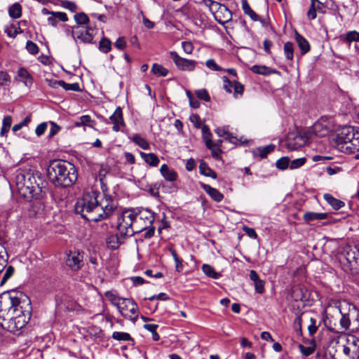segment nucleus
Wrapping results in <instances>:
<instances>
[{
  "mask_svg": "<svg viewBox=\"0 0 359 359\" xmlns=\"http://www.w3.org/2000/svg\"><path fill=\"white\" fill-rule=\"evenodd\" d=\"M31 300L24 292L10 290L0 295V327L15 334L23 328L32 316Z\"/></svg>",
  "mask_w": 359,
  "mask_h": 359,
  "instance_id": "nucleus-1",
  "label": "nucleus"
},
{
  "mask_svg": "<svg viewBox=\"0 0 359 359\" xmlns=\"http://www.w3.org/2000/svg\"><path fill=\"white\" fill-rule=\"evenodd\" d=\"M117 208L114 198L103 189L101 194L97 191H90L79 198L74 205L76 214L90 222H99L109 218Z\"/></svg>",
  "mask_w": 359,
  "mask_h": 359,
  "instance_id": "nucleus-2",
  "label": "nucleus"
},
{
  "mask_svg": "<svg viewBox=\"0 0 359 359\" xmlns=\"http://www.w3.org/2000/svg\"><path fill=\"white\" fill-rule=\"evenodd\" d=\"M16 185L19 194L27 201H39L43 197V189L47 185L41 173L35 170L20 172L16 176Z\"/></svg>",
  "mask_w": 359,
  "mask_h": 359,
  "instance_id": "nucleus-3",
  "label": "nucleus"
},
{
  "mask_svg": "<svg viewBox=\"0 0 359 359\" xmlns=\"http://www.w3.org/2000/svg\"><path fill=\"white\" fill-rule=\"evenodd\" d=\"M47 176L55 187L68 188L76 182L78 172L74 164L67 161L55 159L49 163Z\"/></svg>",
  "mask_w": 359,
  "mask_h": 359,
  "instance_id": "nucleus-4",
  "label": "nucleus"
},
{
  "mask_svg": "<svg viewBox=\"0 0 359 359\" xmlns=\"http://www.w3.org/2000/svg\"><path fill=\"white\" fill-rule=\"evenodd\" d=\"M339 260L345 272L359 274V245L345 247Z\"/></svg>",
  "mask_w": 359,
  "mask_h": 359,
  "instance_id": "nucleus-5",
  "label": "nucleus"
},
{
  "mask_svg": "<svg viewBox=\"0 0 359 359\" xmlns=\"http://www.w3.org/2000/svg\"><path fill=\"white\" fill-rule=\"evenodd\" d=\"M135 217L136 212L134 208L123 210L118 217L117 230L123 240L137 233L135 231Z\"/></svg>",
  "mask_w": 359,
  "mask_h": 359,
  "instance_id": "nucleus-6",
  "label": "nucleus"
},
{
  "mask_svg": "<svg viewBox=\"0 0 359 359\" xmlns=\"http://www.w3.org/2000/svg\"><path fill=\"white\" fill-rule=\"evenodd\" d=\"M136 212L135 218V231L143 232L152 226L155 219V213L147 208H134Z\"/></svg>",
  "mask_w": 359,
  "mask_h": 359,
  "instance_id": "nucleus-7",
  "label": "nucleus"
},
{
  "mask_svg": "<svg viewBox=\"0 0 359 359\" xmlns=\"http://www.w3.org/2000/svg\"><path fill=\"white\" fill-rule=\"evenodd\" d=\"M311 139L310 134L304 133H290L286 139V147L290 150H296L306 144Z\"/></svg>",
  "mask_w": 359,
  "mask_h": 359,
  "instance_id": "nucleus-8",
  "label": "nucleus"
},
{
  "mask_svg": "<svg viewBox=\"0 0 359 359\" xmlns=\"http://www.w3.org/2000/svg\"><path fill=\"white\" fill-rule=\"evenodd\" d=\"M72 28V36L74 39H77L84 43H94V34H93V29L92 27L73 26Z\"/></svg>",
  "mask_w": 359,
  "mask_h": 359,
  "instance_id": "nucleus-9",
  "label": "nucleus"
},
{
  "mask_svg": "<svg viewBox=\"0 0 359 359\" xmlns=\"http://www.w3.org/2000/svg\"><path fill=\"white\" fill-rule=\"evenodd\" d=\"M356 130L352 126H343L337 132L336 142L339 149L344 151L346 144L351 141Z\"/></svg>",
  "mask_w": 359,
  "mask_h": 359,
  "instance_id": "nucleus-10",
  "label": "nucleus"
},
{
  "mask_svg": "<svg viewBox=\"0 0 359 359\" xmlns=\"http://www.w3.org/2000/svg\"><path fill=\"white\" fill-rule=\"evenodd\" d=\"M170 56L177 67L182 71H193L196 65V62L180 57L177 52H170Z\"/></svg>",
  "mask_w": 359,
  "mask_h": 359,
  "instance_id": "nucleus-11",
  "label": "nucleus"
},
{
  "mask_svg": "<svg viewBox=\"0 0 359 359\" xmlns=\"http://www.w3.org/2000/svg\"><path fill=\"white\" fill-rule=\"evenodd\" d=\"M83 254L79 251H70L69 253L67 255L65 264L71 270L77 271L81 269L83 266Z\"/></svg>",
  "mask_w": 359,
  "mask_h": 359,
  "instance_id": "nucleus-12",
  "label": "nucleus"
},
{
  "mask_svg": "<svg viewBox=\"0 0 359 359\" xmlns=\"http://www.w3.org/2000/svg\"><path fill=\"white\" fill-rule=\"evenodd\" d=\"M330 129L325 121H318L313 126L306 130L307 134H310L311 138L313 135L317 137H325L329 134Z\"/></svg>",
  "mask_w": 359,
  "mask_h": 359,
  "instance_id": "nucleus-13",
  "label": "nucleus"
},
{
  "mask_svg": "<svg viewBox=\"0 0 359 359\" xmlns=\"http://www.w3.org/2000/svg\"><path fill=\"white\" fill-rule=\"evenodd\" d=\"M290 295L295 302L306 301L309 298V290L305 285L302 284L293 285L290 290Z\"/></svg>",
  "mask_w": 359,
  "mask_h": 359,
  "instance_id": "nucleus-14",
  "label": "nucleus"
},
{
  "mask_svg": "<svg viewBox=\"0 0 359 359\" xmlns=\"http://www.w3.org/2000/svg\"><path fill=\"white\" fill-rule=\"evenodd\" d=\"M219 10L216 12L215 20L220 25H224L232 19L231 11L224 5L219 6Z\"/></svg>",
  "mask_w": 359,
  "mask_h": 359,
  "instance_id": "nucleus-15",
  "label": "nucleus"
},
{
  "mask_svg": "<svg viewBox=\"0 0 359 359\" xmlns=\"http://www.w3.org/2000/svg\"><path fill=\"white\" fill-rule=\"evenodd\" d=\"M109 121L111 123H113V130L115 132H118L120 130L121 126H125V122L123 116L122 109L120 107H118L113 114L110 116Z\"/></svg>",
  "mask_w": 359,
  "mask_h": 359,
  "instance_id": "nucleus-16",
  "label": "nucleus"
},
{
  "mask_svg": "<svg viewBox=\"0 0 359 359\" xmlns=\"http://www.w3.org/2000/svg\"><path fill=\"white\" fill-rule=\"evenodd\" d=\"M15 79L22 82L26 86L31 87L33 83V77L25 67H20L17 72Z\"/></svg>",
  "mask_w": 359,
  "mask_h": 359,
  "instance_id": "nucleus-17",
  "label": "nucleus"
},
{
  "mask_svg": "<svg viewBox=\"0 0 359 359\" xmlns=\"http://www.w3.org/2000/svg\"><path fill=\"white\" fill-rule=\"evenodd\" d=\"M341 318L340 319V324L337 328H330V330L335 333H341L345 330H349L350 328V314L349 309L348 312L343 313L340 310Z\"/></svg>",
  "mask_w": 359,
  "mask_h": 359,
  "instance_id": "nucleus-18",
  "label": "nucleus"
},
{
  "mask_svg": "<svg viewBox=\"0 0 359 359\" xmlns=\"http://www.w3.org/2000/svg\"><path fill=\"white\" fill-rule=\"evenodd\" d=\"M350 328L351 332H356L359 330V310L355 306H349Z\"/></svg>",
  "mask_w": 359,
  "mask_h": 359,
  "instance_id": "nucleus-19",
  "label": "nucleus"
},
{
  "mask_svg": "<svg viewBox=\"0 0 359 359\" xmlns=\"http://www.w3.org/2000/svg\"><path fill=\"white\" fill-rule=\"evenodd\" d=\"M253 73L261 74V75H270V74H280V72L275 69H271L265 65H253L250 68Z\"/></svg>",
  "mask_w": 359,
  "mask_h": 359,
  "instance_id": "nucleus-20",
  "label": "nucleus"
},
{
  "mask_svg": "<svg viewBox=\"0 0 359 359\" xmlns=\"http://www.w3.org/2000/svg\"><path fill=\"white\" fill-rule=\"evenodd\" d=\"M250 278L254 282L255 291L259 294L264 292V281L261 280L258 273L255 270L250 271Z\"/></svg>",
  "mask_w": 359,
  "mask_h": 359,
  "instance_id": "nucleus-21",
  "label": "nucleus"
},
{
  "mask_svg": "<svg viewBox=\"0 0 359 359\" xmlns=\"http://www.w3.org/2000/svg\"><path fill=\"white\" fill-rule=\"evenodd\" d=\"M295 39L302 55H305L310 51L311 46L309 41L297 31L295 32Z\"/></svg>",
  "mask_w": 359,
  "mask_h": 359,
  "instance_id": "nucleus-22",
  "label": "nucleus"
},
{
  "mask_svg": "<svg viewBox=\"0 0 359 359\" xmlns=\"http://www.w3.org/2000/svg\"><path fill=\"white\" fill-rule=\"evenodd\" d=\"M359 151V131L356 130L351 142L346 144L343 152L353 154Z\"/></svg>",
  "mask_w": 359,
  "mask_h": 359,
  "instance_id": "nucleus-23",
  "label": "nucleus"
},
{
  "mask_svg": "<svg viewBox=\"0 0 359 359\" xmlns=\"http://www.w3.org/2000/svg\"><path fill=\"white\" fill-rule=\"evenodd\" d=\"M160 172L165 180L168 182H174L177 178V173L170 168L166 164H163L160 168Z\"/></svg>",
  "mask_w": 359,
  "mask_h": 359,
  "instance_id": "nucleus-24",
  "label": "nucleus"
},
{
  "mask_svg": "<svg viewBox=\"0 0 359 359\" xmlns=\"http://www.w3.org/2000/svg\"><path fill=\"white\" fill-rule=\"evenodd\" d=\"M202 188L216 202H220L224 198V195L220 191L208 184H202Z\"/></svg>",
  "mask_w": 359,
  "mask_h": 359,
  "instance_id": "nucleus-25",
  "label": "nucleus"
},
{
  "mask_svg": "<svg viewBox=\"0 0 359 359\" xmlns=\"http://www.w3.org/2000/svg\"><path fill=\"white\" fill-rule=\"evenodd\" d=\"M107 247L111 250H116L123 243V239L118 235L111 234L106 238Z\"/></svg>",
  "mask_w": 359,
  "mask_h": 359,
  "instance_id": "nucleus-26",
  "label": "nucleus"
},
{
  "mask_svg": "<svg viewBox=\"0 0 359 359\" xmlns=\"http://www.w3.org/2000/svg\"><path fill=\"white\" fill-rule=\"evenodd\" d=\"M133 299L123 298L121 302L114 303L122 316L127 317L129 305L133 303Z\"/></svg>",
  "mask_w": 359,
  "mask_h": 359,
  "instance_id": "nucleus-27",
  "label": "nucleus"
},
{
  "mask_svg": "<svg viewBox=\"0 0 359 359\" xmlns=\"http://www.w3.org/2000/svg\"><path fill=\"white\" fill-rule=\"evenodd\" d=\"M323 198L335 210H338L345 205L344 201L334 198L330 194H324Z\"/></svg>",
  "mask_w": 359,
  "mask_h": 359,
  "instance_id": "nucleus-28",
  "label": "nucleus"
},
{
  "mask_svg": "<svg viewBox=\"0 0 359 359\" xmlns=\"http://www.w3.org/2000/svg\"><path fill=\"white\" fill-rule=\"evenodd\" d=\"M140 155L145 163L151 166L156 167L160 162L158 157L154 153L146 154L143 151H140Z\"/></svg>",
  "mask_w": 359,
  "mask_h": 359,
  "instance_id": "nucleus-29",
  "label": "nucleus"
},
{
  "mask_svg": "<svg viewBox=\"0 0 359 359\" xmlns=\"http://www.w3.org/2000/svg\"><path fill=\"white\" fill-rule=\"evenodd\" d=\"M327 217L328 214L326 212L317 213L313 212H307L304 215L303 218L305 222H310L315 220H323L327 219Z\"/></svg>",
  "mask_w": 359,
  "mask_h": 359,
  "instance_id": "nucleus-30",
  "label": "nucleus"
},
{
  "mask_svg": "<svg viewBox=\"0 0 359 359\" xmlns=\"http://www.w3.org/2000/svg\"><path fill=\"white\" fill-rule=\"evenodd\" d=\"M276 146L273 144L266 145L265 147H260L257 148L256 150L253 151L254 156H259L262 158H264L267 156L269 154L273 151Z\"/></svg>",
  "mask_w": 359,
  "mask_h": 359,
  "instance_id": "nucleus-31",
  "label": "nucleus"
},
{
  "mask_svg": "<svg viewBox=\"0 0 359 359\" xmlns=\"http://www.w3.org/2000/svg\"><path fill=\"white\" fill-rule=\"evenodd\" d=\"M74 19L76 23L75 26L86 27L90 26V19L86 13L83 12L78 13L74 15Z\"/></svg>",
  "mask_w": 359,
  "mask_h": 359,
  "instance_id": "nucleus-32",
  "label": "nucleus"
},
{
  "mask_svg": "<svg viewBox=\"0 0 359 359\" xmlns=\"http://www.w3.org/2000/svg\"><path fill=\"white\" fill-rule=\"evenodd\" d=\"M203 137L205 141V145L209 149H212V147H217L218 145L214 144L211 140L212 134L208 126L204 125L202 127Z\"/></svg>",
  "mask_w": 359,
  "mask_h": 359,
  "instance_id": "nucleus-33",
  "label": "nucleus"
},
{
  "mask_svg": "<svg viewBox=\"0 0 359 359\" xmlns=\"http://www.w3.org/2000/svg\"><path fill=\"white\" fill-rule=\"evenodd\" d=\"M199 170L201 175H203L206 177H210L212 179H216L217 177V173L212 169H211L204 161L201 162L199 165Z\"/></svg>",
  "mask_w": 359,
  "mask_h": 359,
  "instance_id": "nucleus-34",
  "label": "nucleus"
},
{
  "mask_svg": "<svg viewBox=\"0 0 359 359\" xmlns=\"http://www.w3.org/2000/svg\"><path fill=\"white\" fill-rule=\"evenodd\" d=\"M242 8L245 15H248L253 21L259 20V16L250 8L247 0H242Z\"/></svg>",
  "mask_w": 359,
  "mask_h": 359,
  "instance_id": "nucleus-35",
  "label": "nucleus"
},
{
  "mask_svg": "<svg viewBox=\"0 0 359 359\" xmlns=\"http://www.w3.org/2000/svg\"><path fill=\"white\" fill-rule=\"evenodd\" d=\"M95 121L92 120L89 115H83L79 118V119L74 122V126L76 127L81 126H89L93 128V124Z\"/></svg>",
  "mask_w": 359,
  "mask_h": 359,
  "instance_id": "nucleus-36",
  "label": "nucleus"
},
{
  "mask_svg": "<svg viewBox=\"0 0 359 359\" xmlns=\"http://www.w3.org/2000/svg\"><path fill=\"white\" fill-rule=\"evenodd\" d=\"M8 14L13 19L20 18L22 16V6L19 3L13 4L8 8Z\"/></svg>",
  "mask_w": 359,
  "mask_h": 359,
  "instance_id": "nucleus-37",
  "label": "nucleus"
},
{
  "mask_svg": "<svg viewBox=\"0 0 359 359\" xmlns=\"http://www.w3.org/2000/svg\"><path fill=\"white\" fill-rule=\"evenodd\" d=\"M138 306L136 302L134 301L132 304L129 305L128 316L126 318H129L135 323L138 318Z\"/></svg>",
  "mask_w": 359,
  "mask_h": 359,
  "instance_id": "nucleus-38",
  "label": "nucleus"
},
{
  "mask_svg": "<svg viewBox=\"0 0 359 359\" xmlns=\"http://www.w3.org/2000/svg\"><path fill=\"white\" fill-rule=\"evenodd\" d=\"M132 141L143 149H149L150 148L149 143L138 134H135L131 138Z\"/></svg>",
  "mask_w": 359,
  "mask_h": 359,
  "instance_id": "nucleus-39",
  "label": "nucleus"
},
{
  "mask_svg": "<svg viewBox=\"0 0 359 359\" xmlns=\"http://www.w3.org/2000/svg\"><path fill=\"white\" fill-rule=\"evenodd\" d=\"M341 39L344 42L359 41V32L356 31L348 32L345 35H341Z\"/></svg>",
  "mask_w": 359,
  "mask_h": 359,
  "instance_id": "nucleus-40",
  "label": "nucleus"
},
{
  "mask_svg": "<svg viewBox=\"0 0 359 359\" xmlns=\"http://www.w3.org/2000/svg\"><path fill=\"white\" fill-rule=\"evenodd\" d=\"M151 72L158 76H166L169 72L168 69L161 65L154 63L151 67Z\"/></svg>",
  "mask_w": 359,
  "mask_h": 359,
  "instance_id": "nucleus-41",
  "label": "nucleus"
},
{
  "mask_svg": "<svg viewBox=\"0 0 359 359\" xmlns=\"http://www.w3.org/2000/svg\"><path fill=\"white\" fill-rule=\"evenodd\" d=\"M12 124V117L11 116H6L4 118L2 122V127L0 131L1 136H6L7 133L9 131Z\"/></svg>",
  "mask_w": 359,
  "mask_h": 359,
  "instance_id": "nucleus-42",
  "label": "nucleus"
},
{
  "mask_svg": "<svg viewBox=\"0 0 359 359\" xmlns=\"http://www.w3.org/2000/svg\"><path fill=\"white\" fill-rule=\"evenodd\" d=\"M98 48L101 52L107 53L111 48V41L106 37L102 38L99 43Z\"/></svg>",
  "mask_w": 359,
  "mask_h": 359,
  "instance_id": "nucleus-43",
  "label": "nucleus"
},
{
  "mask_svg": "<svg viewBox=\"0 0 359 359\" xmlns=\"http://www.w3.org/2000/svg\"><path fill=\"white\" fill-rule=\"evenodd\" d=\"M205 5L208 7L209 11L212 13L215 17L216 12L219 10V6H222V4H220L217 1L213 0H203Z\"/></svg>",
  "mask_w": 359,
  "mask_h": 359,
  "instance_id": "nucleus-44",
  "label": "nucleus"
},
{
  "mask_svg": "<svg viewBox=\"0 0 359 359\" xmlns=\"http://www.w3.org/2000/svg\"><path fill=\"white\" fill-rule=\"evenodd\" d=\"M284 53L288 60H292L294 57V45L287 41L284 44Z\"/></svg>",
  "mask_w": 359,
  "mask_h": 359,
  "instance_id": "nucleus-45",
  "label": "nucleus"
},
{
  "mask_svg": "<svg viewBox=\"0 0 359 359\" xmlns=\"http://www.w3.org/2000/svg\"><path fill=\"white\" fill-rule=\"evenodd\" d=\"M202 270L206 276L210 278L217 279L219 277V274L215 272V269L209 264H203L202 266Z\"/></svg>",
  "mask_w": 359,
  "mask_h": 359,
  "instance_id": "nucleus-46",
  "label": "nucleus"
},
{
  "mask_svg": "<svg viewBox=\"0 0 359 359\" xmlns=\"http://www.w3.org/2000/svg\"><path fill=\"white\" fill-rule=\"evenodd\" d=\"M353 349L354 348H351L347 342L343 346V353L346 356L350 359H358L359 355L354 351Z\"/></svg>",
  "mask_w": 359,
  "mask_h": 359,
  "instance_id": "nucleus-47",
  "label": "nucleus"
},
{
  "mask_svg": "<svg viewBox=\"0 0 359 359\" xmlns=\"http://www.w3.org/2000/svg\"><path fill=\"white\" fill-rule=\"evenodd\" d=\"M276 166L281 170H284L287 168H290V158L287 156L281 157L276 162Z\"/></svg>",
  "mask_w": 359,
  "mask_h": 359,
  "instance_id": "nucleus-48",
  "label": "nucleus"
},
{
  "mask_svg": "<svg viewBox=\"0 0 359 359\" xmlns=\"http://www.w3.org/2000/svg\"><path fill=\"white\" fill-rule=\"evenodd\" d=\"M112 338L117 341H132L133 338L127 332H114L112 334Z\"/></svg>",
  "mask_w": 359,
  "mask_h": 359,
  "instance_id": "nucleus-49",
  "label": "nucleus"
},
{
  "mask_svg": "<svg viewBox=\"0 0 359 359\" xmlns=\"http://www.w3.org/2000/svg\"><path fill=\"white\" fill-rule=\"evenodd\" d=\"M306 158L305 157L294 159L293 161L290 160V169L294 170L297 169L305 164Z\"/></svg>",
  "mask_w": 359,
  "mask_h": 359,
  "instance_id": "nucleus-50",
  "label": "nucleus"
},
{
  "mask_svg": "<svg viewBox=\"0 0 359 359\" xmlns=\"http://www.w3.org/2000/svg\"><path fill=\"white\" fill-rule=\"evenodd\" d=\"M215 133L218 135L219 137H225L226 139H228L229 142L234 143L235 140H236V137H233L231 134H229L227 130L225 128H217L215 130Z\"/></svg>",
  "mask_w": 359,
  "mask_h": 359,
  "instance_id": "nucleus-51",
  "label": "nucleus"
},
{
  "mask_svg": "<svg viewBox=\"0 0 359 359\" xmlns=\"http://www.w3.org/2000/svg\"><path fill=\"white\" fill-rule=\"evenodd\" d=\"M351 348H354V351L359 355V339L351 336L346 341Z\"/></svg>",
  "mask_w": 359,
  "mask_h": 359,
  "instance_id": "nucleus-52",
  "label": "nucleus"
},
{
  "mask_svg": "<svg viewBox=\"0 0 359 359\" xmlns=\"http://www.w3.org/2000/svg\"><path fill=\"white\" fill-rule=\"evenodd\" d=\"M14 267L13 266H8L4 272L1 280L0 282V285L2 286L5 284V283L13 275L14 273Z\"/></svg>",
  "mask_w": 359,
  "mask_h": 359,
  "instance_id": "nucleus-53",
  "label": "nucleus"
},
{
  "mask_svg": "<svg viewBox=\"0 0 359 359\" xmlns=\"http://www.w3.org/2000/svg\"><path fill=\"white\" fill-rule=\"evenodd\" d=\"M61 87L66 90H72L76 92L81 91L79 84L78 83H67L64 81H62Z\"/></svg>",
  "mask_w": 359,
  "mask_h": 359,
  "instance_id": "nucleus-54",
  "label": "nucleus"
},
{
  "mask_svg": "<svg viewBox=\"0 0 359 359\" xmlns=\"http://www.w3.org/2000/svg\"><path fill=\"white\" fill-rule=\"evenodd\" d=\"M298 348L302 355L306 357L311 355L315 351V345L313 346H304L302 344H299Z\"/></svg>",
  "mask_w": 359,
  "mask_h": 359,
  "instance_id": "nucleus-55",
  "label": "nucleus"
},
{
  "mask_svg": "<svg viewBox=\"0 0 359 359\" xmlns=\"http://www.w3.org/2000/svg\"><path fill=\"white\" fill-rule=\"evenodd\" d=\"M26 49L32 55H36L39 51L38 46L32 41H27Z\"/></svg>",
  "mask_w": 359,
  "mask_h": 359,
  "instance_id": "nucleus-56",
  "label": "nucleus"
},
{
  "mask_svg": "<svg viewBox=\"0 0 359 359\" xmlns=\"http://www.w3.org/2000/svg\"><path fill=\"white\" fill-rule=\"evenodd\" d=\"M61 6L74 13L79 9L78 6L75 3L68 0L62 1Z\"/></svg>",
  "mask_w": 359,
  "mask_h": 359,
  "instance_id": "nucleus-57",
  "label": "nucleus"
},
{
  "mask_svg": "<svg viewBox=\"0 0 359 359\" xmlns=\"http://www.w3.org/2000/svg\"><path fill=\"white\" fill-rule=\"evenodd\" d=\"M196 96L198 97V98H199L200 100H204V101H206V102H209L210 100V97L208 94V92L207 91L206 89H200V90H198L195 92Z\"/></svg>",
  "mask_w": 359,
  "mask_h": 359,
  "instance_id": "nucleus-58",
  "label": "nucleus"
},
{
  "mask_svg": "<svg viewBox=\"0 0 359 359\" xmlns=\"http://www.w3.org/2000/svg\"><path fill=\"white\" fill-rule=\"evenodd\" d=\"M205 65L208 68L213 71H223L224 69L219 66L213 59H209L206 61Z\"/></svg>",
  "mask_w": 359,
  "mask_h": 359,
  "instance_id": "nucleus-59",
  "label": "nucleus"
},
{
  "mask_svg": "<svg viewBox=\"0 0 359 359\" xmlns=\"http://www.w3.org/2000/svg\"><path fill=\"white\" fill-rule=\"evenodd\" d=\"M233 90L234 97H237L238 95H242L244 92V86L238 81H233Z\"/></svg>",
  "mask_w": 359,
  "mask_h": 359,
  "instance_id": "nucleus-60",
  "label": "nucleus"
},
{
  "mask_svg": "<svg viewBox=\"0 0 359 359\" xmlns=\"http://www.w3.org/2000/svg\"><path fill=\"white\" fill-rule=\"evenodd\" d=\"M222 81L224 83V88L227 93H231L232 88H233V81H231L226 76H222Z\"/></svg>",
  "mask_w": 359,
  "mask_h": 359,
  "instance_id": "nucleus-61",
  "label": "nucleus"
},
{
  "mask_svg": "<svg viewBox=\"0 0 359 359\" xmlns=\"http://www.w3.org/2000/svg\"><path fill=\"white\" fill-rule=\"evenodd\" d=\"M10 80L11 77L6 72H0V86H8L10 83Z\"/></svg>",
  "mask_w": 359,
  "mask_h": 359,
  "instance_id": "nucleus-62",
  "label": "nucleus"
},
{
  "mask_svg": "<svg viewBox=\"0 0 359 359\" xmlns=\"http://www.w3.org/2000/svg\"><path fill=\"white\" fill-rule=\"evenodd\" d=\"M50 129L48 135V137L51 138L55 136L60 130L61 128L53 121H50Z\"/></svg>",
  "mask_w": 359,
  "mask_h": 359,
  "instance_id": "nucleus-63",
  "label": "nucleus"
},
{
  "mask_svg": "<svg viewBox=\"0 0 359 359\" xmlns=\"http://www.w3.org/2000/svg\"><path fill=\"white\" fill-rule=\"evenodd\" d=\"M182 47L187 54H191L194 50V45L190 41H183Z\"/></svg>",
  "mask_w": 359,
  "mask_h": 359,
  "instance_id": "nucleus-64",
  "label": "nucleus"
}]
</instances>
